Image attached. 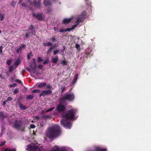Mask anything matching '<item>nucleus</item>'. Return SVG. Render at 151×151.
Returning a JSON list of instances; mask_svg holds the SVG:
<instances>
[{"mask_svg":"<svg viewBox=\"0 0 151 151\" xmlns=\"http://www.w3.org/2000/svg\"><path fill=\"white\" fill-rule=\"evenodd\" d=\"M57 47V45L56 44H55L53 46L51 47H52V49H53L54 47Z\"/></svg>","mask_w":151,"mask_h":151,"instance_id":"052dcab7","label":"nucleus"},{"mask_svg":"<svg viewBox=\"0 0 151 151\" xmlns=\"http://www.w3.org/2000/svg\"><path fill=\"white\" fill-rule=\"evenodd\" d=\"M32 60L33 62L30 65V67L31 68H32V66H37L35 59V58H33Z\"/></svg>","mask_w":151,"mask_h":151,"instance_id":"a211bd4d","label":"nucleus"},{"mask_svg":"<svg viewBox=\"0 0 151 151\" xmlns=\"http://www.w3.org/2000/svg\"><path fill=\"white\" fill-rule=\"evenodd\" d=\"M49 62V60L48 59H46L43 63V64L44 65H46L47 63H48Z\"/></svg>","mask_w":151,"mask_h":151,"instance_id":"c9c22d12","label":"nucleus"},{"mask_svg":"<svg viewBox=\"0 0 151 151\" xmlns=\"http://www.w3.org/2000/svg\"><path fill=\"white\" fill-rule=\"evenodd\" d=\"M86 12L85 11H83L82 12V14H81L80 16L82 17L83 19H84L86 17Z\"/></svg>","mask_w":151,"mask_h":151,"instance_id":"b1692460","label":"nucleus"},{"mask_svg":"<svg viewBox=\"0 0 151 151\" xmlns=\"http://www.w3.org/2000/svg\"><path fill=\"white\" fill-rule=\"evenodd\" d=\"M75 47L78 50V49H79L80 48V45L78 44H76Z\"/></svg>","mask_w":151,"mask_h":151,"instance_id":"49530a36","label":"nucleus"},{"mask_svg":"<svg viewBox=\"0 0 151 151\" xmlns=\"http://www.w3.org/2000/svg\"><path fill=\"white\" fill-rule=\"evenodd\" d=\"M50 151H68L66 147H59L56 146L55 147L52 148Z\"/></svg>","mask_w":151,"mask_h":151,"instance_id":"1a4fd4ad","label":"nucleus"},{"mask_svg":"<svg viewBox=\"0 0 151 151\" xmlns=\"http://www.w3.org/2000/svg\"><path fill=\"white\" fill-rule=\"evenodd\" d=\"M59 31L60 32H65V30H63L62 29H61Z\"/></svg>","mask_w":151,"mask_h":151,"instance_id":"bf43d9fd","label":"nucleus"},{"mask_svg":"<svg viewBox=\"0 0 151 151\" xmlns=\"http://www.w3.org/2000/svg\"><path fill=\"white\" fill-rule=\"evenodd\" d=\"M30 33L29 32H27L25 33V37L27 39L29 37Z\"/></svg>","mask_w":151,"mask_h":151,"instance_id":"f704fd0d","label":"nucleus"},{"mask_svg":"<svg viewBox=\"0 0 151 151\" xmlns=\"http://www.w3.org/2000/svg\"><path fill=\"white\" fill-rule=\"evenodd\" d=\"M0 78H1V79H4V78L3 76H2L1 74V75H0Z\"/></svg>","mask_w":151,"mask_h":151,"instance_id":"0e129e2a","label":"nucleus"},{"mask_svg":"<svg viewBox=\"0 0 151 151\" xmlns=\"http://www.w3.org/2000/svg\"><path fill=\"white\" fill-rule=\"evenodd\" d=\"M14 69V67L12 66H11L9 67V71L10 72H12Z\"/></svg>","mask_w":151,"mask_h":151,"instance_id":"473e14b6","label":"nucleus"},{"mask_svg":"<svg viewBox=\"0 0 151 151\" xmlns=\"http://www.w3.org/2000/svg\"><path fill=\"white\" fill-rule=\"evenodd\" d=\"M15 81L17 83H19V84L22 83L21 81L19 79L16 80Z\"/></svg>","mask_w":151,"mask_h":151,"instance_id":"09e8293b","label":"nucleus"},{"mask_svg":"<svg viewBox=\"0 0 151 151\" xmlns=\"http://www.w3.org/2000/svg\"><path fill=\"white\" fill-rule=\"evenodd\" d=\"M65 106L60 103L59 104L56 108V110L59 112H63L65 111Z\"/></svg>","mask_w":151,"mask_h":151,"instance_id":"0eeeda50","label":"nucleus"},{"mask_svg":"<svg viewBox=\"0 0 151 151\" xmlns=\"http://www.w3.org/2000/svg\"><path fill=\"white\" fill-rule=\"evenodd\" d=\"M22 122L21 120H16L14 124V127L15 128L17 129H21L22 131H24L25 127L22 125Z\"/></svg>","mask_w":151,"mask_h":151,"instance_id":"20e7f679","label":"nucleus"},{"mask_svg":"<svg viewBox=\"0 0 151 151\" xmlns=\"http://www.w3.org/2000/svg\"><path fill=\"white\" fill-rule=\"evenodd\" d=\"M58 60V56H56L55 58L53 59L52 62L54 63H56Z\"/></svg>","mask_w":151,"mask_h":151,"instance_id":"412c9836","label":"nucleus"},{"mask_svg":"<svg viewBox=\"0 0 151 151\" xmlns=\"http://www.w3.org/2000/svg\"><path fill=\"white\" fill-rule=\"evenodd\" d=\"M53 49L52 47H50L48 49L47 52V55H49L50 54V53L52 52V50Z\"/></svg>","mask_w":151,"mask_h":151,"instance_id":"cd10ccee","label":"nucleus"},{"mask_svg":"<svg viewBox=\"0 0 151 151\" xmlns=\"http://www.w3.org/2000/svg\"><path fill=\"white\" fill-rule=\"evenodd\" d=\"M75 19L76 20V22L78 24H79V23L82 22L84 20L83 18L80 16L76 17Z\"/></svg>","mask_w":151,"mask_h":151,"instance_id":"4468645a","label":"nucleus"},{"mask_svg":"<svg viewBox=\"0 0 151 151\" xmlns=\"http://www.w3.org/2000/svg\"><path fill=\"white\" fill-rule=\"evenodd\" d=\"M17 85V84L16 83H14L12 84H11L9 86L10 87H15L16 86V85Z\"/></svg>","mask_w":151,"mask_h":151,"instance_id":"603ef678","label":"nucleus"},{"mask_svg":"<svg viewBox=\"0 0 151 151\" xmlns=\"http://www.w3.org/2000/svg\"><path fill=\"white\" fill-rule=\"evenodd\" d=\"M21 60L20 59L18 58L14 62V65L15 66V68H16L21 63Z\"/></svg>","mask_w":151,"mask_h":151,"instance_id":"f3484780","label":"nucleus"},{"mask_svg":"<svg viewBox=\"0 0 151 151\" xmlns=\"http://www.w3.org/2000/svg\"><path fill=\"white\" fill-rule=\"evenodd\" d=\"M41 2V0H38L37 1L36 0H34L33 4H34L35 7L36 8H40Z\"/></svg>","mask_w":151,"mask_h":151,"instance_id":"f8f14e48","label":"nucleus"},{"mask_svg":"<svg viewBox=\"0 0 151 151\" xmlns=\"http://www.w3.org/2000/svg\"><path fill=\"white\" fill-rule=\"evenodd\" d=\"M37 67V66H32V68H31L33 73H35L36 72V70Z\"/></svg>","mask_w":151,"mask_h":151,"instance_id":"2f4dec72","label":"nucleus"},{"mask_svg":"<svg viewBox=\"0 0 151 151\" xmlns=\"http://www.w3.org/2000/svg\"><path fill=\"white\" fill-rule=\"evenodd\" d=\"M60 64L61 65H67L68 64V63L67 61L66 60H62V62L60 63Z\"/></svg>","mask_w":151,"mask_h":151,"instance_id":"a878e982","label":"nucleus"},{"mask_svg":"<svg viewBox=\"0 0 151 151\" xmlns=\"http://www.w3.org/2000/svg\"><path fill=\"white\" fill-rule=\"evenodd\" d=\"M61 92L63 93L65 91V87L62 86L61 87Z\"/></svg>","mask_w":151,"mask_h":151,"instance_id":"79ce46f5","label":"nucleus"},{"mask_svg":"<svg viewBox=\"0 0 151 151\" xmlns=\"http://www.w3.org/2000/svg\"><path fill=\"white\" fill-rule=\"evenodd\" d=\"M3 46H0V54H1L3 52L2 51V49H3Z\"/></svg>","mask_w":151,"mask_h":151,"instance_id":"3c124183","label":"nucleus"},{"mask_svg":"<svg viewBox=\"0 0 151 151\" xmlns=\"http://www.w3.org/2000/svg\"><path fill=\"white\" fill-rule=\"evenodd\" d=\"M47 13H50L52 11V9L50 7H48L47 8Z\"/></svg>","mask_w":151,"mask_h":151,"instance_id":"e433bc0d","label":"nucleus"},{"mask_svg":"<svg viewBox=\"0 0 151 151\" xmlns=\"http://www.w3.org/2000/svg\"><path fill=\"white\" fill-rule=\"evenodd\" d=\"M74 98L75 96L73 93H68L64 95L63 97L60 98V100L61 101L67 100L72 101L74 99Z\"/></svg>","mask_w":151,"mask_h":151,"instance_id":"7ed1b4c3","label":"nucleus"},{"mask_svg":"<svg viewBox=\"0 0 151 151\" xmlns=\"http://www.w3.org/2000/svg\"><path fill=\"white\" fill-rule=\"evenodd\" d=\"M43 60L42 58L40 57H39L37 58V62L39 63L42 62Z\"/></svg>","mask_w":151,"mask_h":151,"instance_id":"72a5a7b5","label":"nucleus"},{"mask_svg":"<svg viewBox=\"0 0 151 151\" xmlns=\"http://www.w3.org/2000/svg\"><path fill=\"white\" fill-rule=\"evenodd\" d=\"M34 27V26H33L32 25H31L29 28V29L31 31V33L32 34H34V33H35V30L33 29Z\"/></svg>","mask_w":151,"mask_h":151,"instance_id":"6ab92c4d","label":"nucleus"},{"mask_svg":"<svg viewBox=\"0 0 151 151\" xmlns=\"http://www.w3.org/2000/svg\"><path fill=\"white\" fill-rule=\"evenodd\" d=\"M22 5L26 7L27 6V5L25 3H22Z\"/></svg>","mask_w":151,"mask_h":151,"instance_id":"e2e57ef3","label":"nucleus"},{"mask_svg":"<svg viewBox=\"0 0 151 151\" xmlns=\"http://www.w3.org/2000/svg\"><path fill=\"white\" fill-rule=\"evenodd\" d=\"M54 108H55L54 107H53L49 109H48L46 110V112H48L51 111L52 110H53L54 109Z\"/></svg>","mask_w":151,"mask_h":151,"instance_id":"c03bdc74","label":"nucleus"},{"mask_svg":"<svg viewBox=\"0 0 151 151\" xmlns=\"http://www.w3.org/2000/svg\"><path fill=\"white\" fill-rule=\"evenodd\" d=\"M78 74H76L75 76L74 77L73 81V84H74L77 81L78 79Z\"/></svg>","mask_w":151,"mask_h":151,"instance_id":"4be33fe9","label":"nucleus"},{"mask_svg":"<svg viewBox=\"0 0 151 151\" xmlns=\"http://www.w3.org/2000/svg\"><path fill=\"white\" fill-rule=\"evenodd\" d=\"M32 92L34 93H40L41 92L40 91L39 89H35L33 90Z\"/></svg>","mask_w":151,"mask_h":151,"instance_id":"c85d7f7f","label":"nucleus"},{"mask_svg":"<svg viewBox=\"0 0 151 151\" xmlns=\"http://www.w3.org/2000/svg\"><path fill=\"white\" fill-rule=\"evenodd\" d=\"M52 91L50 90H45L42 91L41 93L39 95V97H41L42 96H44L47 95H50L52 93Z\"/></svg>","mask_w":151,"mask_h":151,"instance_id":"6e6552de","label":"nucleus"},{"mask_svg":"<svg viewBox=\"0 0 151 151\" xmlns=\"http://www.w3.org/2000/svg\"><path fill=\"white\" fill-rule=\"evenodd\" d=\"M32 16L36 18L38 21H41L43 20V14L42 13H40L37 14L33 13Z\"/></svg>","mask_w":151,"mask_h":151,"instance_id":"9d476101","label":"nucleus"},{"mask_svg":"<svg viewBox=\"0 0 151 151\" xmlns=\"http://www.w3.org/2000/svg\"><path fill=\"white\" fill-rule=\"evenodd\" d=\"M50 116V115H49L44 114L43 115L42 117L43 118L46 119L49 118Z\"/></svg>","mask_w":151,"mask_h":151,"instance_id":"ea45409f","label":"nucleus"},{"mask_svg":"<svg viewBox=\"0 0 151 151\" xmlns=\"http://www.w3.org/2000/svg\"><path fill=\"white\" fill-rule=\"evenodd\" d=\"M77 111V110L75 109H71L67 111L64 115V117L67 120H72L74 119L75 115Z\"/></svg>","mask_w":151,"mask_h":151,"instance_id":"f03ea898","label":"nucleus"},{"mask_svg":"<svg viewBox=\"0 0 151 151\" xmlns=\"http://www.w3.org/2000/svg\"><path fill=\"white\" fill-rule=\"evenodd\" d=\"M35 126L33 124H31L30 125V128L32 129H34L35 128Z\"/></svg>","mask_w":151,"mask_h":151,"instance_id":"864d4df0","label":"nucleus"},{"mask_svg":"<svg viewBox=\"0 0 151 151\" xmlns=\"http://www.w3.org/2000/svg\"><path fill=\"white\" fill-rule=\"evenodd\" d=\"M4 151H16V150L14 149H9L6 148L5 149Z\"/></svg>","mask_w":151,"mask_h":151,"instance_id":"7c9ffc66","label":"nucleus"},{"mask_svg":"<svg viewBox=\"0 0 151 151\" xmlns=\"http://www.w3.org/2000/svg\"><path fill=\"white\" fill-rule=\"evenodd\" d=\"M4 18V16L3 14H1L0 15V20L2 21Z\"/></svg>","mask_w":151,"mask_h":151,"instance_id":"4c0bfd02","label":"nucleus"},{"mask_svg":"<svg viewBox=\"0 0 151 151\" xmlns=\"http://www.w3.org/2000/svg\"><path fill=\"white\" fill-rule=\"evenodd\" d=\"M12 100V98L10 97H8L7 99L6 100V101H10Z\"/></svg>","mask_w":151,"mask_h":151,"instance_id":"5fc2aeb1","label":"nucleus"},{"mask_svg":"<svg viewBox=\"0 0 151 151\" xmlns=\"http://www.w3.org/2000/svg\"><path fill=\"white\" fill-rule=\"evenodd\" d=\"M19 0V1H19V3L20 2H21V0Z\"/></svg>","mask_w":151,"mask_h":151,"instance_id":"774afa93","label":"nucleus"},{"mask_svg":"<svg viewBox=\"0 0 151 151\" xmlns=\"http://www.w3.org/2000/svg\"><path fill=\"white\" fill-rule=\"evenodd\" d=\"M12 62V60H9L7 61L6 63L8 65H9L11 64Z\"/></svg>","mask_w":151,"mask_h":151,"instance_id":"58836bf2","label":"nucleus"},{"mask_svg":"<svg viewBox=\"0 0 151 151\" xmlns=\"http://www.w3.org/2000/svg\"><path fill=\"white\" fill-rule=\"evenodd\" d=\"M26 1H27V2L29 3L30 4V5L29 6V9L30 10H32V3L31 1V0H26Z\"/></svg>","mask_w":151,"mask_h":151,"instance_id":"393cba45","label":"nucleus"},{"mask_svg":"<svg viewBox=\"0 0 151 151\" xmlns=\"http://www.w3.org/2000/svg\"><path fill=\"white\" fill-rule=\"evenodd\" d=\"M34 96L32 95H29L27 97V99H31L34 98Z\"/></svg>","mask_w":151,"mask_h":151,"instance_id":"c756f323","label":"nucleus"},{"mask_svg":"<svg viewBox=\"0 0 151 151\" xmlns=\"http://www.w3.org/2000/svg\"><path fill=\"white\" fill-rule=\"evenodd\" d=\"M76 25H74L71 28V30H73L74 29V28L76 27Z\"/></svg>","mask_w":151,"mask_h":151,"instance_id":"13d9d810","label":"nucleus"},{"mask_svg":"<svg viewBox=\"0 0 151 151\" xmlns=\"http://www.w3.org/2000/svg\"><path fill=\"white\" fill-rule=\"evenodd\" d=\"M37 85L38 87L39 88H42L45 87L47 85V84L45 82L41 83L39 82L37 83Z\"/></svg>","mask_w":151,"mask_h":151,"instance_id":"ddd939ff","label":"nucleus"},{"mask_svg":"<svg viewBox=\"0 0 151 151\" xmlns=\"http://www.w3.org/2000/svg\"><path fill=\"white\" fill-rule=\"evenodd\" d=\"M52 88V86L50 85V84H48L46 87V89H51Z\"/></svg>","mask_w":151,"mask_h":151,"instance_id":"a18cd8bd","label":"nucleus"},{"mask_svg":"<svg viewBox=\"0 0 151 151\" xmlns=\"http://www.w3.org/2000/svg\"><path fill=\"white\" fill-rule=\"evenodd\" d=\"M50 40L53 42H55L56 41V39L55 37H52L50 38Z\"/></svg>","mask_w":151,"mask_h":151,"instance_id":"37998d69","label":"nucleus"},{"mask_svg":"<svg viewBox=\"0 0 151 151\" xmlns=\"http://www.w3.org/2000/svg\"><path fill=\"white\" fill-rule=\"evenodd\" d=\"M6 117V116L4 113L2 112H0V117L3 119H4Z\"/></svg>","mask_w":151,"mask_h":151,"instance_id":"bb28decb","label":"nucleus"},{"mask_svg":"<svg viewBox=\"0 0 151 151\" xmlns=\"http://www.w3.org/2000/svg\"><path fill=\"white\" fill-rule=\"evenodd\" d=\"M61 124L63 126L67 128L70 129L72 126L71 123L69 121L65 119L61 121Z\"/></svg>","mask_w":151,"mask_h":151,"instance_id":"423d86ee","label":"nucleus"},{"mask_svg":"<svg viewBox=\"0 0 151 151\" xmlns=\"http://www.w3.org/2000/svg\"><path fill=\"white\" fill-rule=\"evenodd\" d=\"M27 69L29 71V72H30V69H29V68H27Z\"/></svg>","mask_w":151,"mask_h":151,"instance_id":"69168bd1","label":"nucleus"},{"mask_svg":"<svg viewBox=\"0 0 151 151\" xmlns=\"http://www.w3.org/2000/svg\"><path fill=\"white\" fill-rule=\"evenodd\" d=\"M26 150L28 151H41V149L37 146L34 145L32 147L30 145H27Z\"/></svg>","mask_w":151,"mask_h":151,"instance_id":"39448f33","label":"nucleus"},{"mask_svg":"<svg viewBox=\"0 0 151 151\" xmlns=\"http://www.w3.org/2000/svg\"><path fill=\"white\" fill-rule=\"evenodd\" d=\"M30 56H29V55H27V59L29 60L30 59Z\"/></svg>","mask_w":151,"mask_h":151,"instance_id":"338daca9","label":"nucleus"},{"mask_svg":"<svg viewBox=\"0 0 151 151\" xmlns=\"http://www.w3.org/2000/svg\"><path fill=\"white\" fill-rule=\"evenodd\" d=\"M19 91L18 89L17 88H16L13 91V93L14 94H16L18 93Z\"/></svg>","mask_w":151,"mask_h":151,"instance_id":"a19ab883","label":"nucleus"},{"mask_svg":"<svg viewBox=\"0 0 151 151\" xmlns=\"http://www.w3.org/2000/svg\"><path fill=\"white\" fill-rule=\"evenodd\" d=\"M52 45V43L51 42H48L47 43H43V45L45 46H51Z\"/></svg>","mask_w":151,"mask_h":151,"instance_id":"aec40b11","label":"nucleus"},{"mask_svg":"<svg viewBox=\"0 0 151 151\" xmlns=\"http://www.w3.org/2000/svg\"><path fill=\"white\" fill-rule=\"evenodd\" d=\"M5 144V142H3L1 143L0 144L1 145L0 146H1V147L2 146H4Z\"/></svg>","mask_w":151,"mask_h":151,"instance_id":"4d7b16f0","label":"nucleus"},{"mask_svg":"<svg viewBox=\"0 0 151 151\" xmlns=\"http://www.w3.org/2000/svg\"><path fill=\"white\" fill-rule=\"evenodd\" d=\"M59 51V50H54L53 51V53L54 55H56L58 52Z\"/></svg>","mask_w":151,"mask_h":151,"instance_id":"de8ad7c7","label":"nucleus"},{"mask_svg":"<svg viewBox=\"0 0 151 151\" xmlns=\"http://www.w3.org/2000/svg\"><path fill=\"white\" fill-rule=\"evenodd\" d=\"M71 30H72L70 28H67V29H65V32L67 31L70 32Z\"/></svg>","mask_w":151,"mask_h":151,"instance_id":"6e6d98bb","label":"nucleus"},{"mask_svg":"<svg viewBox=\"0 0 151 151\" xmlns=\"http://www.w3.org/2000/svg\"><path fill=\"white\" fill-rule=\"evenodd\" d=\"M7 101H6V100L4 101L3 102V105L4 106L6 104V103Z\"/></svg>","mask_w":151,"mask_h":151,"instance_id":"680f3d73","label":"nucleus"},{"mask_svg":"<svg viewBox=\"0 0 151 151\" xmlns=\"http://www.w3.org/2000/svg\"><path fill=\"white\" fill-rule=\"evenodd\" d=\"M37 67L38 68H40V69H42L43 68V66L42 65H39L38 66H37Z\"/></svg>","mask_w":151,"mask_h":151,"instance_id":"8fccbe9b","label":"nucleus"},{"mask_svg":"<svg viewBox=\"0 0 151 151\" xmlns=\"http://www.w3.org/2000/svg\"><path fill=\"white\" fill-rule=\"evenodd\" d=\"M43 4L46 6H50L51 5V2L50 0H45L44 1Z\"/></svg>","mask_w":151,"mask_h":151,"instance_id":"dca6fc26","label":"nucleus"},{"mask_svg":"<svg viewBox=\"0 0 151 151\" xmlns=\"http://www.w3.org/2000/svg\"><path fill=\"white\" fill-rule=\"evenodd\" d=\"M61 133V128L59 125H55L50 128L46 132V136L50 139L58 137Z\"/></svg>","mask_w":151,"mask_h":151,"instance_id":"f257e3e1","label":"nucleus"},{"mask_svg":"<svg viewBox=\"0 0 151 151\" xmlns=\"http://www.w3.org/2000/svg\"><path fill=\"white\" fill-rule=\"evenodd\" d=\"M72 20V18H70L69 19L65 18L63 20L62 23L63 24H68L71 22Z\"/></svg>","mask_w":151,"mask_h":151,"instance_id":"2eb2a0df","label":"nucleus"},{"mask_svg":"<svg viewBox=\"0 0 151 151\" xmlns=\"http://www.w3.org/2000/svg\"><path fill=\"white\" fill-rule=\"evenodd\" d=\"M19 105L21 110H26L27 108L26 106H23V105L21 103H19Z\"/></svg>","mask_w":151,"mask_h":151,"instance_id":"5701e85b","label":"nucleus"},{"mask_svg":"<svg viewBox=\"0 0 151 151\" xmlns=\"http://www.w3.org/2000/svg\"><path fill=\"white\" fill-rule=\"evenodd\" d=\"M26 45L23 43L22 44L21 46L16 50L17 53V54H19V53H21V51L25 49L26 48Z\"/></svg>","mask_w":151,"mask_h":151,"instance_id":"9b49d317","label":"nucleus"}]
</instances>
